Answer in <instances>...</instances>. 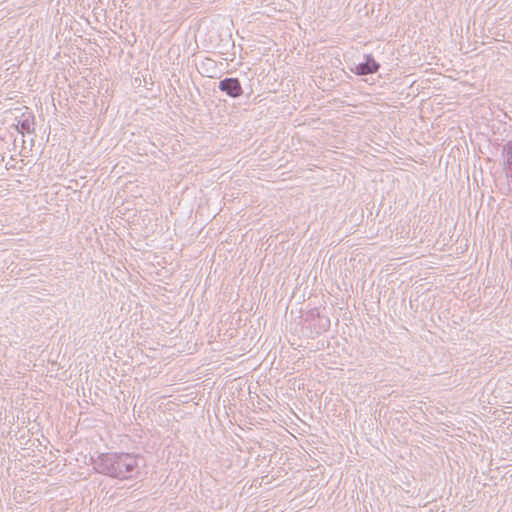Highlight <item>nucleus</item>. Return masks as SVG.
<instances>
[{"label": "nucleus", "mask_w": 512, "mask_h": 512, "mask_svg": "<svg viewBox=\"0 0 512 512\" xmlns=\"http://www.w3.org/2000/svg\"><path fill=\"white\" fill-rule=\"evenodd\" d=\"M93 465L96 472L100 474L126 480L138 477L144 465V459L133 453H104L93 461Z\"/></svg>", "instance_id": "f257e3e1"}, {"label": "nucleus", "mask_w": 512, "mask_h": 512, "mask_svg": "<svg viewBox=\"0 0 512 512\" xmlns=\"http://www.w3.org/2000/svg\"><path fill=\"white\" fill-rule=\"evenodd\" d=\"M218 88L232 98L240 97L243 94V89L238 78H225L219 82Z\"/></svg>", "instance_id": "f03ea898"}, {"label": "nucleus", "mask_w": 512, "mask_h": 512, "mask_svg": "<svg viewBox=\"0 0 512 512\" xmlns=\"http://www.w3.org/2000/svg\"><path fill=\"white\" fill-rule=\"evenodd\" d=\"M379 67V64L371 55H366L365 62L357 64L352 71L358 75H367L377 72Z\"/></svg>", "instance_id": "7ed1b4c3"}, {"label": "nucleus", "mask_w": 512, "mask_h": 512, "mask_svg": "<svg viewBox=\"0 0 512 512\" xmlns=\"http://www.w3.org/2000/svg\"><path fill=\"white\" fill-rule=\"evenodd\" d=\"M504 166H512V141L507 142L503 147Z\"/></svg>", "instance_id": "20e7f679"}, {"label": "nucleus", "mask_w": 512, "mask_h": 512, "mask_svg": "<svg viewBox=\"0 0 512 512\" xmlns=\"http://www.w3.org/2000/svg\"><path fill=\"white\" fill-rule=\"evenodd\" d=\"M20 128L22 131H26L27 133H31L34 130L33 123L29 119L21 121Z\"/></svg>", "instance_id": "39448f33"}, {"label": "nucleus", "mask_w": 512, "mask_h": 512, "mask_svg": "<svg viewBox=\"0 0 512 512\" xmlns=\"http://www.w3.org/2000/svg\"><path fill=\"white\" fill-rule=\"evenodd\" d=\"M504 170L509 183L512 184V166H504Z\"/></svg>", "instance_id": "423d86ee"}]
</instances>
